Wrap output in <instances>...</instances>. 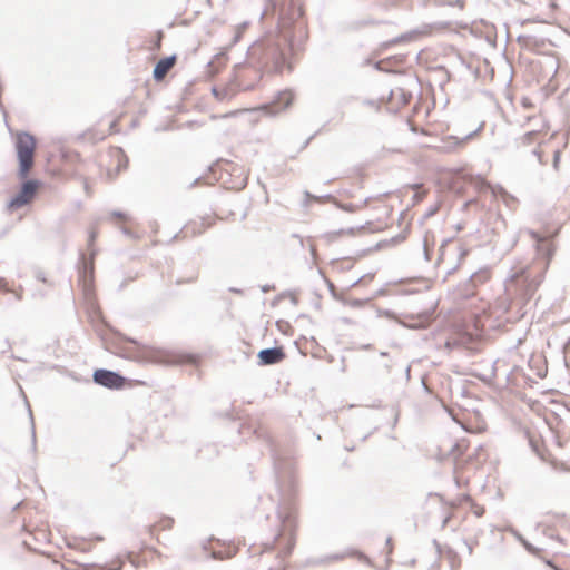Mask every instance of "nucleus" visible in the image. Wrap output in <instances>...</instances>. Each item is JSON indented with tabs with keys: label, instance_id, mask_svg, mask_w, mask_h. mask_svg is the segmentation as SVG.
I'll list each match as a JSON object with an SVG mask.
<instances>
[{
	"label": "nucleus",
	"instance_id": "obj_4",
	"mask_svg": "<svg viewBox=\"0 0 570 570\" xmlns=\"http://www.w3.org/2000/svg\"><path fill=\"white\" fill-rule=\"evenodd\" d=\"M35 145H18L19 175L24 178L33 164Z\"/></svg>",
	"mask_w": 570,
	"mask_h": 570
},
{
	"label": "nucleus",
	"instance_id": "obj_24",
	"mask_svg": "<svg viewBox=\"0 0 570 570\" xmlns=\"http://www.w3.org/2000/svg\"><path fill=\"white\" fill-rule=\"evenodd\" d=\"M343 208H344V210H347V212L353 210V207H352V206H344Z\"/></svg>",
	"mask_w": 570,
	"mask_h": 570
},
{
	"label": "nucleus",
	"instance_id": "obj_10",
	"mask_svg": "<svg viewBox=\"0 0 570 570\" xmlns=\"http://www.w3.org/2000/svg\"><path fill=\"white\" fill-rule=\"evenodd\" d=\"M14 142H38L36 137L28 131H18Z\"/></svg>",
	"mask_w": 570,
	"mask_h": 570
},
{
	"label": "nucleus",
	"instance_id": "obj_5",
	"mask_svg": "<svg viewBox=\"0 0 570 570\" xmlns=\"http://www.w3.org/2000/svg\"><path fill=\"white\" fill-rule=\"evenodd\" d=\"M94 381L105 387L108 389H119L124 384V377L119 374L107 371V370H97L94 373Z\"/></svg>",
	"mask_w": 570,
	"mask_h": 570
},
{
	"label": "nucleus",
	"instance_id": "obj_21",
	"mask_svg": "<svg viewBox=\"0 0 570 570\" xmlns=\"http://www.w3.org/2000/svg\"><path fill=\"white\" fill-rule=\"evenodd\" d=\"M254 86H255V85H254V82H253V83H248V85H244V86H243V89H244V90H250V89H253V88H254Z\"/></svg>",
	"mask_w": 570,
	"mask_h": 570
},
{
	"label": "nucleus",
	"instance_id": "obj_1",
	"mask_svg": "<svg viewBox=\"0 0 570 570\" xmlns=\"http://www.w3.org/2000/svg\"><path fill=\"white\" fill-rule=\"evenodd\" d=\"M277 17L275 28L266 31L247 49L246 61L234 67L235 79L240 81V72L247 67L255 73L254 80L262 79L263 72L279 73L286 67L292 70L288 61L294 47L299 48L307 39V29L303 20L304 11L296 0H266L262 19Z\"/></svg>",
	"mask_w": 570,
	"mask_h": 570
},
{
	"label": "nucleus",
	"instance_id": "obj_20",
	"mask_svg": "<svg viewBox=\"0 0 570 570\" xmlns=\"http://www.w3.org/2000/svg\"><path fill=\"white\" fill-rule=\"evenodd\" d=\"M559 155H560L559 151L554 153V157H553V166H554V168H558Z\"/></svg>",
	"mask_w": 570,
	"mask_h": 570
},
{
	"label": "nucleus",
	"instance_id": "obj_9",
	"mask_svg": "<svg viewBox=\"0 0 570 570\" xmlns=\"http://www.w3.org/2000/svg\"><path fill=\"white\" fill-rule=\"evenodd\" d=\"M469 181L470 184L478 190H483V189H491V191L493 194L497 193V189L494 187H492L491 185H489L484 178H482L481 176H476V177H470L469 178Z\"/></svg>",
	"mask_w": 570,
	"mask_h": 570
},
{
	"label": "nucleus",
	"instance_id": "obj_13",
	"mask_svg": "<svg viewBox=\"0 0 570 570\" xmlns=\"http://www.w3.org/2000/svg\"><path fill=\"white\" fill-rule=\"evenodd\" d=\"M518 540L522 542V544L524 546V548L531 552V553H537L538 552V549H535L531 543H529L528 541H525L521 535H517Z\"/></svg>",
	"mask_w": 570,
	"mask_h": 570
},
{
	"label": "nucleus",
	"instance_id": "obj_19",
	"mask_svg": "<svg viewBox=\"0 0 570 570\" xmlns=\"http://www.w3.org/2000/svg\"><path fill=\"white\" fill-rule=\"evenodd\" d=\"M367 226H370V223H367L366 225H362V226H357V227H352L347 230V233L350 234H355V233H358L365 228H367Z\"/></svg>",
	"mask_w": 570,
	"mask_h": 570
},
{
	"label": "nucleus",
	"instance_id": "obj_8",
	"mask_svg": "<svg viewBox=\"0 0 570 570\" xmlns=\"http://www.w3.org/2000/svg\"><path fill=\"white\" fill-rule=\"evenodd\" d=\"M227 55L226 52H219L214 56V58L207 63L210 73L219 72L220 67L226 62Z\"/></svg>",
	"mask_w": 570,
	"mask_h": 570
},
{
	"label": "nucleus",
	"instance_id": "obj_7",
	"mask_svg": "<svg viewBox=\"0 0 570 570\" xmlns=\"http://www.w3.org/2000/svg\"><path fill=\"white\" fill-rule=\"evenodd\" d=\"M284 354L278 347H271L259 351L258 358L261 364H275L283 358Z\"/></svg>",
	"mask_w": 570,
	"mask_h": 570
},
{
	"label": "nucleus",
	"instance_id": "obj_17",
	"mask_svg": "<svg viewBox=\"0 0 570 570\" xmlns=\"http://www.w3.org/2000/svg\"><path fill=\"white\" fill-rule=\"evenodd\" d=\"M212 92L218 99H224L227 96V91L226 90L219 91L216 87H213Z\"/></svg>",
	"mask_w": 570,
	"mask_h": 570
},
{
	"label": "nucleus",
	"instance_id": "obj_3",
	"mask_svg": "<svg viewBox=\"0 0 570 570\" xmlns=\"http://www.w3.org/2000/svg\"><path fill=\"white\" fill-rule=\"evenodd\" d=\"M38 183L36 180H28L22 185L21 190L9 202L10 208H20L28 204L36 194Z\"/></svg>",
	"mask_w": 570,
	"mask_h": 570
},
{
	"label": "nucleus",
	"instance_id": "obj_27",
	"mask_svg": "<svg viewBox=\"0 0 570 570\" xmlns=\"http://www.w3.org/2000/svg\"><path fill=\"white\" fill-rule=\"evenodd\" d=\"M380 61L375 63V68L380 70Z\"/></svg>",
	"mask_w": 570,
	"mask_h": 570
},
{
	"label": "nucleus",
	"instance_id": "obj_26",
	"mask_svg": "<svg viewBox=\"0 0 570 570\" xmlns=\"http://www.w3.org/2000/svg\"><path fill=\"white\" fill-rule=\"evenodd\" d=\"M312 139H313V136L308 137V138L305 140V142H306V144H309Z\"/></svg>",
	"mask_w": 570,
	"mask_h": 570
},
{
	"label": "nucleus",
	"instance_id": "obj_22",
	"mask_svg": "<svg viewBox=\"0 0 570 570\" xmlns=\"http://www.w3.org/2000/svg\"><path fill=\"white\" fill-rule=\"evenodd\" d=\"M28 412H29L30 420H32V413H31L30 409H28ZM31 423L33 424V421H31ZM32 435L35 436V431L33 430H32Z\"/></svg>",
	"mask_w": 570,
	"mask_h": 570
},
{
	"label": "nucleus",
	"instance_id": "obj_12",
	"mask_svg": "<svg viewBox=\"0 0 570 570\" xmlns=\"http://www.w3.org/2000/svg\"><path fill=\"white\" fill-rule=\"evenodd\" d=\"M439 6L459 7L462 10L465 6V1L464 0H454V1L440 0Z\"/></svg>",
	"mask_w": 570,
	"mask_h": 570
},
{
	"label": "nucleus",
	"instance_id": "obj_25",
	"mask_svg": "<svg viewBox=\"0 0 570 570\" xmlns=\"http://www.w3.org/2000/svg\"><path fill=\"white\" fill-rule=\"evenodd\" d=\"M112 215L116 216V217H122V214L118 213V212H114Z\"/></svg>",
	"mask_w": 570,
	"mask_h": 570
},
{
	"label": "nucleus",
	"instance_id": "obj_23",
	"mask_svg": "<svg viewBox=\"0 0 570 570\" xmlns=\"http://www.w3.org/2000/svg\"><path fill=\"white\" fill-rule=\"evenodd\" d=\"M535 135H537V132H535V131H529V132L527 134V137H529V138H530V137L535 136Z\"/></svg>",
	"mask_w": 570,
	"mask_h": 570
},
{
	"label": "nucleus",
	"instance_id": "obj_16",
	"mask_svg": "<svg viewBox=\"0 0 570 570\" xmlns=\"http://www.w3.org/2000/svg\"><path fill=\"white\" fill-rule=\"evenodd\" d=\"M531 40H533V38L531 36H523V35H520L518 36L517 38V41L521 45H528Z\"/></svg>",
	"mask_w": 570,
	"mask_h": 570
},
{
	"label": "nucleus",
	"instance_id": "obj_14",
	"mask_svg": "<svg viewBox=\"0 0 570 570\" xmlns=\"http://www.w3.org/2000/svg\"><path fill=\"white\" fill-rule=\"evenodd\" d=\"M246 26H247V23L245 22L242 27H239V28L236 30V32H235V35H234V37H233V45H234V43H237V42L240 40V38H242V36H243V29H244V28H246Z\"/></svg>",
	"mask_w": 570,
	"mask_h": 570
},
{
	"label": "nucleus",
	"instance_id": "obj_6",
	"mask_svg": "<svg viewBox=\"0 0 570 570\" xmlns=\"http://www.w3.org/2000/svg\"><path fill=\"white\" fill-rule=\"evenodd\" d=\"M177 56L175 53L160 58L153 70V78L155 81L160 82L167 72L175 66Z\"/></svg>",
	"mask_w": 570,
	"mask_h": 570
},
{
	"label": "nucleus",
	"instance_id": "obj_18",
	"mask_svg": "<svg viewBox=\"0 0 570 570\" xmlns=\"http://www.w3.org/2000/svg\"><path fill=\"white\" fill-rule=\"evenodd\" d=\"M77 139L95 140L91 131L80 134L79 136H77Z\"/></svg>",
	"mask_w": 570,
	"mask_h": 570
},
{
	"label": "nucleus",
	"instance_id": "obj_15",
	"mask_svg": "<svg viewBox=\"0 0 570 570\" xmlns=\"http://www.w3.org/2000/svg\"><path fill=\"white\" fill-rule=\"evenodd\" d=\"M481 127H482V125L476 130L470 131L464 137L459 138L455 142H465V140L472 139L474 137V135L481 129Z\"/></svg>",
	"mask_w": 570,
	"mask_h": 570
},
{
	"label": "nucleus",
	"instance_id": "obj_11",
	"mask_svg": "<svg viewBox=\"0 0 570 570\" xmlns=\"http://www.w3.org/2000/svg\"><path fill=\"white\" fill-rule=\"evenodd\" d=\"M413 38V35L412 33H404L400 37H396L387 42L384 43V47H390L392 45H396L399 42H403V41H407V40H411Z\"/></svg>",
	"mask_w": 570,
	"mask_h": 570
},
{
	"label": "nucleus",
	"instance_id": "obj_2",
	"mask_svg": "<svg viewBox=\"0 0 570 570\" xmlns=\"http://www.w3.org/2000/svg\"><path fill=\"white\" fill-rule=\"evenodd\" d=\"M293 102V94L289 90L278 91L273 100L263 106L264 111L269 116H276L278 112L287 109Z\"/></svg>",
	"mask_w": 570,
	"mask_h": 570
}]
</instances>
